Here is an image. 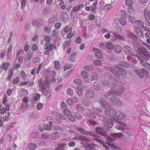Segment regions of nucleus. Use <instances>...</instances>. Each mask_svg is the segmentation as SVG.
<instances>
[{
  "label": "nucleus",
  "instance_id": "c03bdc74",
  "mask_svg": "<svg viewBox=\"0 0 150 150\" xmlns=\"http://www.w3.org/2000/svg\"><path fill=\"white\" fill-rule=\"evenodd\" d=\"M20 79L19 77L17 76L16 78L13 81V84H16L18 83L20 81Z\"/></svg>",
  "mask_w": 150,
  "mask_h": 150
},
{
  "label": "nucleus",
  "instance_id": "13d9d810",
  "mask_svg": "<svg viewBox=\"0 0 150 150\" xmlns=\"http://www.w3.org/2000/svg\"><path fill=\"white\" fill-rule=\"evenodd\" d=\"M40 97V95L39 94L36 93L35 94V96L34 98V100L38 101L39 100Z\"/></svg>",
  "mask_w": 150,
  "mask_h": 150
},
{
  "label": "nucleus",
  "instance_id": "2f4dec72",
  "mask_svg": "<svg viewBox=\"0 0 150 150\" xmlns=\"http://www.w3.org/2000/svg\"><path fill=\"white\" fill-rule=\"evenodd\" d=\"M59 137V135L57 132H54L51 136V139L53 140L58 139Z\"/></svg>",
  "mask_w": 150,
  "mask_h": 150
},
{
  "label": "nucleus",
  "instance_id": "412c9836",
  "mask_svg": "<svg viewBox=\"0 0 150 150\" xmlns=\"http://www.w3.org/2000/svg\"><path fill=\"white\" fill-rule=\"evenodd\" d=\"M114 51L116 53H120L122 51V47L120 45H117L115 47Z\"/></svg>",
  "mask_w": 150,
  "mask_h": 150
},
{
  "label": "nucleus",
  "instance_id": "aec40b11",
  "mask_svg": "<svg viewBox=\"0 0 150 150\" xmlns=\"http://www.w3.org/2000/svg\"><path fill=\"white\" fill-rule=\"evenodd\" d=\"M123 50L126 53L132 54V49L130 47L128 46H124L123 47Z\"/></svg>",
  "mask_w": 150,
  "mask_h": 150
},
{
  "label": "nucleus",
  "instance_id": "c85d7f7f",
  "mask_svg": "<svg viewBox=\"0 0 150 150\" xmlns=\"http://www.w3.org/2000/svg\"><path fill=\"white\" fill-rule=\"evenodd\" d=\"M47 74H46V73H45V76H46V79L47 81V80H48L47 79V78H50V76L52 75H52H54V74H55L54 71H53L52 72V71H47Z\"/></svg>",
  "mask_w": 150,
  "mask_h": 150
},
{
  "label": "nucleus",
  "instance_id": "49530a36",
  "mask_svg": "<svg viewBox=\"0 0 150 150\" xmlns=\"http://www.w3.org/2000/svg\"><path fill=\"white\" fill-rule=\"evenodd\" d=\"M85 69L86 70L89 71H91L93 69V67L91 65H87L85 67Z\"/></svg>",
  "mask_w": 150,
  "mask_h": 150
},
{
  "label": "nucleus",
  "instance_id": "09e8293b",
  "mask_svg": "<svg viewBox=\"0 0 150 150\" xmlns=\"http://www.w3.org/2000/svg\"><path fill=\"white\" fill-rule=\"evenodd\" d=\"M87 115L88 116L92 119H94L96 118V116L95 114L91 112H88Z\"/></svg>",
  "mask_w": 150,
  "mask_h": 150
},
{
  "label": "nucleus",
  "instance_id": "1a4fd4ad",
  "mask_svg": "<svg viewBox=\"0 0 150 150\" xmlns=\"http://www.w3.org/2000/svg\"><path fill=\"white\" fill-rule=\"evenodd\" d=\"M134 72L137 74L140 78H143L145 76L147 77L149 76V73L148 71L144 69H142L140 72L138 69L134 70Z\"/></svg>",
  "mask_w": 150,
  "mask_h": 150
},
{
  "label": "nucleus",
  "instance_id": "a18cd8bd",
  "mask_svg": "<svg viewBox=\"0 0 150 150\" xmlns=\"http://www.w3.org/2000/svg\"><path fill=\"white\" fill-rule=\"evenodd\" d=\"M93 64L95 66H100L101 65V61L99 60H95L93 61Z\"/></svg>",
  "mask_w": 150,
  "mask_h": 150
},
{
  "label": "nucleus",
  "instance_id": "603ef678",
  "mask_svg": "<svg viewBox=\"0 0 150 150\" xmlns=\"http://www.w3.org/2000/svg\"><path fill=\"white\" fill-rule=\"evenodd\" d=\"M43 128L44 129L47 131H49L52 128L51 126H49L48 125L45 124L43 126Z\"/></svg>",
  "mask_w": 150,
  "mask_h": 150
},
{
  "label": "nucleus",
  "instance_id": "774afa93",
  "mask_svg": "<svg viewBox=\"0 0 150 150\" xmlns=\"http://www.w3.org/2000/svg\"><path fill=\"white\" fill-rule=\"evenodd\" d=\"M67 104L70 106H72L73 104V100L71 99H69L67 100Z\"/></svg>",
  "mask_w": 150,
  "mask_h": 150
},
{
  "label": "nucleus",
  "instance_id": "7c9ffc66",
  "mask_svg": "<svg viewBox=\"0 0 150 150\" xmlns=\"http://www.w3.org/2000/svg\"><path fill=\"white\" fill-rule=\"evenodd\" d=\"M72 29L71 27H69L68 25L66 26L65 27L64 31L66 33L71 32L72 31Z\"/></svg>",
  "mask_w": 150,
  "mask_h": 150
},
{
  "label": "nucleus",
  "instance_id": "cd10ccee",
  "mask_svg": "<svg viewBox=\"0 0 150 150\" xmlns=\"http://www.w3.org/2000/svg\"><path fill=\"white\" fill-rule=\"evenodd\" d=\"M125 4L129 7L132 6L133 5V0H125Z\"/></svg>",
  "mask_w": 150,
  "mask_h": 150
},
{
  "label": "nucleus",
  "instance_id": "6e6d98bb",
  "mask_svg": "<svg viewBox=\"0 0 150 150\" xmlns=\"http://www.w3.org/2000/svg\"><path fill=\"white\" fill-rule=\"evenodd\" d=\"M98 74L97 73H94L92 75L91 80L92 81L96 80L98 79Z\"/></svg>",
  "mask_w": 150,
  "mask_h": 150
},
{
  "label": "nucleus",
  "instance_id": "ea45409f",
  "mask_svg": "<svg viewBox=\"0 0 150 150\" xmlns=\"http://www.w3.org/2000/svg\"><path fill=\"white\" fill-rule=\"evenodd\" d=\"M128 19L130 23H134L135 21V18L133 17L132 16H129L128 18Z\"/></svg>",
  "mask_w": 150,
  "mask_h": 150
},
{
  "label": "nucleus",
  "instance_id": "e433bc0d",
  "mask_svg": "<svg viewBox=\"0 0 150 150\" xmlns=\"http://www.w3.org/2000/svg\"><path fill=\"white\" fill-rule=\"evenodd\" d=\"M10 114L9 112H8L7 114L5 115L3 118L4 121H8L9 119V116Z\"/></svg>",
  "mask_w": 150,
  "mask_h": 150
},
{
  "label": "nucleus",
  "instance_id": "6ab92c4d",
  "mask_svg": "<svg viewBox=\"0 0 150 150\" xmlns=\"http://www.w3.org/2000/svg\"><path fill=\"white\" fill-rule=\"evenodd\" d=\"M113 123L111 119H108L105 125L108 128H110L113 126Z\"/></svg>",
  "mask_w": 150,
  "mask_h": 150
},
{
  "label": "nucleus",
  "instance_id": "c9c22d12",
  "mask_svg": "<svg viewBox=\"0 0 150 150\" xmlns=\"http://www.w3.org/2000/svg\"><path fill=\"white\" fill-rule=\"evenodd\" d=\"M83 105L85 106H87L90 104V102L89 101L87 98H84L83 99Z\"/></svg>",
  "mask_w": 150,
  "mask_h": 150
},
{
  "label": "nucleus",
  "instance_id": "58836bf2",
  "mask_svg": "<svg viewBox=\"0 0 150 150\" xmlns=\"http://www.w3.org/2000/svg\"><path fill=\"white\" fill-rule=\"evenodd\" d=\"M29 149L33 150L35 149L36 147V145L34 143H30L28 146Z\"/></svg>",
  "mask_w": 150,
  "mask_h": 150
},
{
  "label": "nucleus",
  "instance_id": "5fc2aeb1",
  "mask_svg": "<svg viewBox=\"0 0 150 150\" xmlns=\"http://www.w3.org/2000/svg\"><path fill=\"white\" fill-rule=\"evenodd\" d=\"M21 74L23 80L24 81L25 80L27 77V76L24 71H21Z\"/></svg>",
  "mask_w": 150,
  "mask_h": 150
},
{
  "label": "nucleus",
  "instance_id": "a211bd4d",
  "mask_svg": "<svg viewBox=\"0 0 150 150\" xmlns=\"http://www.w3.org/2000/svg\"><path fill=\"white\" fill-rule=\"evenodd\" d=\"M99 103L104 108L108 107L110 105L108 103H106L105 100L103 99H100L99 100Z\"/></svg>",
  "mask_w": 150,
  "mask_h": 150
},
{
  "label": "nucleus",
  "instance_id": "37998d69",
  "mask_svg": "<svg viewBox=\"0 0 150 150\" xmlns=\"http://www.w3.org/2000/svg\"><path fill=\"white\" fill-rule=\"evenodd\" d=\"M6 109L5 108H2V106L0 104V113L1 115H4L6 112Z\"/></svg>",
  "mask_w": 150,
  "mask_h": 150
},
{
  "label": "nucleus",
  "instance_id": "4468645a",
  "mask_svg": "<svg viewBox=\"0 0 150 150\" xmlns=\"http://www.w3.org/2000/svg\"><path fill=\"white\" fill-rule=\"evenodd\" d=\"M86 96L90 98H91L94 97V93L91 89H88L85 92Z\"/></svg>",
  "mask_w": 150,
  "mask_h": 150
},
{
  "label": "nucleus",
  "instance_id": "dca6fc26",
  "mask_svg": "<svg viewBox=\"0 0 150 150\" xmlns=\"http://www.w3.org/2000/svg\"><path fill=\"white\" fill-rule=\"evenodd\" d=\"M84 5L83 4H79L78 6H75L72 8L71 11L75 13L79 11L81 8L84 7Z\"/></svg>",
  "mask_w": 150,
  "mask_h": 150
},
{
  "label": "nucleus",
  "instance_id": "bb28decb",
  "mask_svg": "<svg viewBox=\"0 0 150 150\" xmlns=\"http://www.w3.org/2000/svg\"><path fill=\"white\" fill-rule=\"evenodd\" d=\"M10 64L9 63H3L2 64V69L5 71H6L8 69V67L10 66Z\"/></svg>",
  "mask_w": 150,
  "mask_h": 150
},
{
  "label": "nucleus",
  "instance_id": "39448f33",
  "mask_svg": "<svg viewBox=\"0 0 150 150\" xmlns=\"http://www.w3.org/2000/svg\"><path fill=\"white\" fill-rule=\"evenodd\" d=\"M38 82L39 83V87L40 88V90L42 92H48L50 91V88L48 83L45 81L43 82L41 79H39L38 80Z\"/></svg>",
  "mask_w": 150,
  "mask_h": 150
},
{
  "label": "nucleus",
  "instance_id": "0e129e2a",
  "mask_svg": "<svg viewBox=\"0 0 150 150\" xmlns=\"http://www.w3.org/2000/svg\"><path fill=\"white\" fill-rule=\"evenodd\" d=\"M106 143L108 145L110 146L112 148H113L115 149H118V148L116 147L115 146H114L113 144L110 143V142H108V141H107L106 142Z\"/></svg>",
  "mask_w": 150,
  "mask_h": 150
},
{
  "label": "nucleus",
  "instance_id": "b1692460",
  "mask_svg": "<svg viewBox=\"0 0 150 150\" xmlns=\"http://www.w3.org/2000/svg\"><path fill=\"white\" fill-rule=\"evenodd\" d=\"M54 129L55 131H57L58 132L62 133L63 129L61 127L59 126H56L54 127Z\"/></svg>",
  "mask_w": 150,
  "mask_h": 150
},
{
  "label": "nucleus",
  "instance_id": "052dcab7",
  "mask_svg": "<svg viewBox=\"0 0 150 150\" xmlns=\"http://www.w3.org/2000/svg\"><path fill=\"white\" fill-rule=\"evenodd\" d=\"M44 40L47 42H49L51 40V38L49 36L47 35L44 37Z\"/></svg>",
  "mask_w": 150,
  "mask_h": 150
},
{
  "label": "nucleus",
  "instance_id": "a878e982",
  "mask_svg": "<svg viewBox=\"0 0 150 150\" xmlns=\"http://www.w3.org/2000/svg\"><path fill=\"white\" fill-rule=\"evenodd\" d=\"M56 48V46L55 45L53 44H51L49 46H47V47L45 49V50H48L49 51H51L53 49H55Z\"/></svg>",
  "mask_w": 150,
  "mask_h": 150
},
{
  "label": "nucleus",
  "instance_id": "2eb2a0df",
  "mask_svg": "<svg viewBox=\"0 0 150 150\" xmlns=\"http://www.w3.org/2000/svg\"><path fill=\"white\" fill-rule=\"evenodd\" d=\"M128 37L130 38L133 39L132 43L134 45L138 44V42L136 40L137 37L133 33H129L128 35Z\"/></svg>",
  "mask_w": 150,
  "mask_h": 150
},
{
  "label": "nucleus",
  "instance_id": "393cba45",
  "mask_svg": "<svg viewBox=\"0 0 150 150\" xmlns=\"http://www.w3.org/2000/svg\"><path fill=\"white\" fill-rule=\"evenodd\" d=\"M76 91L77 94L79 96H81L82 95V88L78 86L77 87L76 89Z\"/></svg>",
  "mask_w": 150,
  "mask_h": 150
},
{
  "label": "nucleus",
  "instance_id": "680f3d73",
  "mask_svg": "<svg viewBox=\"0 0 150 150\" xmlns=\"http://www.w3.org/2000/svg\"><path fill=\"white\" fill-rule=\"evenodd\" d=\"M67 93L69 95L71 96L73 94V91L71 88H68L67 91Z\"/></svg>",
  "mask_w": 150,
  "mask_h": 150
},
{
  "label": "nucleus",
  "instance_id": "20e7f679",
  "mask_svg": "<svg viewBox=\"0 0 150 150\" xmlns=\"http://www.w3.org/2000/svg\"><path fill=\"white\" fill-rule=\"evenodd\" d=\"M134 30L136 32L138 37H143L144 34L142 31V28L144 27V23L141 20H137L134 22Z\"/></svg>",
  "mask_w": 150,
  "mask_h": 150
},
{
  "label": "nucleus",
  "instance_id": "a19ab883",
  "mask_svg": "<svg viewBox=\"0 0 150 150\" xmlns=\"http://www.w3.org/2000/svg\"><path fill=\"white\" fill-rule=\"evenodd\" d=\"M127 11L129 13L133 14L134 13V8L133 7H129L127 8Z\"/></svg>",
  "mask_w": 150,
  "mask_h": 150
},
{
  "label": "nucleus",
  "instance_id": "7ed1b4c3",
  "mask_svg": "<svg viewBox=\"0 0 150 150\" xmlns=\"http://www.w3.org/2000/svg\"><path fill=\"white\" fill-rule=\"evenodd\" d=\"M117 115L114 121L117 123L116 125V128L119 130H123L124 129L123 127H125L126 125L121 122L120 120L124 119L125 117V114L120 112H117Z\"/></svg>",
  "mask_w": 150,
  "mask_h": 150
},
{
  "label": "nucleus",
  "instance_id": "c756f323",
  "mask_svg": "<svg viewBox=\"0 0 150 150\" xmlns=\"http://www.w3.org/2000/svg\"><path fill=\"white\" fill-rule=\"evenodd\" d=\"M63 113L64 115L67 117L71 114V111L67 109L64 110H63Z\"/></svg>",
  "mask_w": 150,
  "mask_h": 150
},
{
  "label": "nucleus",
  "instance_id": "5701e85b",
  "mask_svg": "<svg viewBox=\"0 0 150 150\" xmlns=\"http://www.w3.org/2000/svg\"><path fill=\"white\" fill-rule=\"evenodd\" d=\"M71 43V42L70 40L64 42L63 43L64 46L63 50L64 51L65 50L66 48L70 45Z\"/></svg>",
  "mask_w": 150,
  "mask_h": 150
},
{
  "label": "nucleus",
  "instance_id": "473e14b6",
  "mask_svg": "<svg viewBox=\"0 0 150 150\" xmlns=\"http://www.w3.org/2000/svg\"><path fill=\"white\" fill-rule=\"evenodd\" d=\"M74 83L78 85H81L82 84V82L81 80L79 79L76 78L73 81Z\"/></svg>",
  "mask_w": 150,
  "mask_h": 150
},
{
  "label": "nucleus",
  "instance_id": "bf43d9fd",
  "mask_svg": "<svg viewBox=\"0 0 150 150\" xmlns=\"http://www.w3.org/2000/svg\"><path fill=\"white\" fill-rule=\"evenodd\" d=\"M129 64L128 63L124 62L122 64H120V66L124 67H129Z\"/></svg>",
  "mask_w": 150,
  "mask_h": 150
},
{
  "label": "nucleus",
  "instance_id": "6e6552de",
  "mask_svg": "<svg viewBox=\"0 0 150 150\" xmlns=\"http://www.w3.org/2000/svg\"><path fill=\"white\" fill-rule=\"evenodd\" d=\"M105 114L111 117H112L114 121V119L117 116V112L114 109L107 108L105 111Z\"/></svg>",
  "mask_w": 150,
  "mask_h": 150
},
{
  "label": "nucleus",
  "instance_id": "f8f14e48",
  "mask_svg": "<svg viewBox=\"0 0 150 150\" xmlns=\"http://www.w3.org/2000/svg\"><path fill=\"white\" fill-rule=\"evenodd\" d=\"M54 118L58 122H60L62 120L64 119V117L62 114L56 112L53 113Z\"/></svg>",
  "mask_w": 150,
  "mask_h": 150
},
{
  "label": "nucleus",
  "instance_id": "4c0bfd02",
  "mask_svg": "<svg viewBox=\"0 0 150 150\" xmlns=\"http://www.w3.org/2000/svg\"><path fill=\"white\" fill-rule=\"evenodd\" d=\"M79 139L81 141H82L83 142H89L90 140L82 136H79L78 137Z\"/></svg>",
  "mask_w": 150,
  "mask_h": 150
},
{
  "label": "nucleus",
  "instance_id": "72a5a7b5",
  "mask_svg": "<svg viewBox=\"0 0 150 150\" xmlns=\"http://www.w3.org/2000/svg\"><path fill=\"white\" fill-rule=\"evenodd\" d=\"M111 136L113 138H116L117 137H122L123 136V134L120 133L116 134L112 133L111 134Z\"/></svg>",
  "mask_w": 150,
  "mask_h": 150
},
{
  "label": "nucleus",
  "instance_id": "3c124183",
  "mask_svg": "<svg viewBox=\"0 0 150 150\" xmlns=\"http://www.w3.org/2000/svg\"><path fill=\"white\" fill-rule=\"evenodd\" d=\"M81 74V76L84 78H87L88 76V74L85 71H82Z\"/></svg>",
  "mask_w": 150,
  "mask_h": 150
},
{
  "label": "nucleus",
  "instance_id": "338daca9",
  "mask_svg": "<svg viewBox=\"0 0 150 150\" xmlns=\"http://www.w3.org/2000/svg\"><path fill=\"white\" fill-rule=\"evenodd\" d=\"M57 21V18L56 17H53L50 18L48 22L50 23H52L54 21Z\"/></svg>",
  "mask_w": 150,
  "mask_h": 150
},
{
  "label": "nucleus",
  "instance_id": "864d4df0",
  "mask_svg": "<svg viewBox=\"0 0 150 150\" xmlns=\"http://www.w3.org/2000/svg\"><path fill=\"white\" fill-rule=\"evenodd\" d=\"M42 22L41 20H39L37 21V24L35 25V27L36 28L40 27L42 24Z\"/></svg>",
  "mask_w": 150,
  "mask_h": 150
},
{
  "label": "nucleus",
  "instance_id": "9d476101",
  "mask_svg": "<svg viewBox=\"0 0 150 150\" xmlns=\"http://www.w3.org/2000/svg\"><path fill=\"white\" fill-rule=\"evenodd\" d=\"M144 15L146 20L150 24V11L148 8H146L144 10Z\"/></svg>",
  "mask_w": 150,
  "mask_h": 150
},
{
  "label": "nucleus",
  "instance_id": "423d86ee",
  "mask_svg": "<svg viewBox=\"0 0 150 150\" xmlns=\"http://www.w3.org/2000/svg\"><path fill=\"white\" fill-rule=\"evenodd\" d=\"M115 67L120 72L119 73L117 72L116 71V70L114 69L113 67H111L110 69V70L114 74L118 75V74H121L122 76H126L127 74V72L125 69L120 67L116 66Z\"/></svg>",
  "mask_w": 150,
  "mask_h": 150
},
{
  "label": "nucleus",
  "instance_id": "0eeeda50",
  "mask_svg": "<svg viewBox=\"0 0 150 150\" xmlns=\"http://www.w3.org/2000/svg\"><path fill=\"white\" fill-rule=\"evenodd\" d=\"M95 132L102 136H104L105 138L110 142H112L114 141V139H112L111 137L108 136L105 132L100 127H97L96 128Z\"/></svg>",
  "mask_w": 150,
  "mask_h": 150
},
{
  "label": "nucleus",
  "instance_id": "ddd939ff",
  "mask_svg": "<svg viewBox=\"0 0 150 150\" xmlns=\"http://www.w3.org/2000/svg\"><path fill=\"white\" fill-rule=\"evenodd\" d=\"M105 45L106 50L108 52H110L112 51L114 47L112 43L109 42H106Z\"/></svg>",
  "mask_w": 150,
  "mask_h": 150
},
{
  "label": "nucleus",
  "instance_id": "79ce46f5",
  "mask_svg": "<svg viewBox=\"0 0 150 150\" xmlns=\"http://www.w3.org/2000/svg\"><path fill=\"white\" fill-rule=\"evenodd\" d=\"M85 148L86 150H93L94 147L91 144H87L85 146Z\"/></svg>",
  "mask_w": 150,
  "mask_h": 150
},
{
  "label": "nucleus",
  "instance_id": "f704fd0d",
  "mask_svg": "<svg viewBox=\"0 0 150 150\" xmlns=\"http://www.w3.org/2000/svg\"><path fill=\"white\" fill-rule=\"evenodd\" d=\"M65 143H60L58 144V147L56 148V150H64L63 147L65 145Z\"/></svg>",
  "mask_w": 150,
  "mask_h": 150
},
{
  "label": "nucleus",
  "instance_id": "e2e57ef3",
  "mask_svg": "<svg viewBox=\"0 0 150 150\" xmlns=\"http://www.w3.org/2000/svg\"><path fill=\"white\" fill-rule=\"evenodd\" d=\"M146 30L149 32V33L147 32L145 34V35L146 37L147 38H150V29L149 28H146Z\"/></svg>",
  "mask_w": 150,
  "mask_h": 150
},
{
  "label": "nucleus",
  "instance_id": "f3484780",
  "mask_svg": "<svg viewBox=\"0 0 150 150\" xmlns=\"http://www.w3.org/2000/svg\"><path fill=\"white\" fill-rule=\"evenodd\" d=\"M96 50L97 51L95 54L96 57L98 58H101L103 57V54L98 49L96 48H94L92 50L93 51Z\"/></svg>",
  "mask_w": 150,
  "mask_h": 150
},
{
  "label": "nucleus",
  "instance_id": "de8ad7c7",
  "mask_svg": "<svg viewBox=\"0 0 150 150\" xmlns=\"http://www.w3.org/2000/svg\"><path fill=\"white\" fill-rule=\"evenodd\" d=\"M112 7V6L111 5H107L104 7V10L106 11H108Z\"/></svg>",
  "mask_w": 150,
  "mask_h": 150
},
{
  "label": "nucleus",
  "instance_id": "f03ea898",
  "mask_svg": "<svg viewBox=\"0 0 150 150\" xmlns=\"http://www.w3.org/2000/svg\"><path fill=\"white\" fill-rule=\"evenodd\" d=\"M136 45L138 47L137 51L138 54H135L133 52L132 55L137 57L139 60L142 62V64L144 66L146 64H147L148 63L146 62H145L143 59L146 61L148 59L149 57L146 48L138 42V44Z\"/></svg>",
  "mask_w": 150,
  "mask_h": 150
},
{
  "label": "nucleus",
  "instance_id": "4d7b16f0",
  "mask_svg": "<svg viewBox=\"0 0 150 150\" xmlns=\"http://www.w3.org/2000/svg\"><path fill=\"white\" fill-rule=\"evenodd\" d=\"M75 33V31H74L73 33H71V32L69 33L67 35V38L68 39L71 38L74 35Z\"/></svg>",
  "mask_w": 150,
  "mask_h": 150
},
{
  "label": "nucleus",
  "instance_id": "f257e3e1",
  "mask_svg": "<svg viewBox=\"0 0 150 150\" xmlns=\"http://www.w3.org/2000/svg\"><path fill=\"white\" fill-rule=\"evenodd\" d=\"M112 87L110 89L111 91L106 93L105 95L106 98L109 99L111 98L110 102V103L114 105H122V103L120 100H117L115 98L111 97L112 96H120L124 92V89L122 87L121 88H120L118 90H117L116 91V88L115 87V83L113 84L112 83Z\"/></svg>",
  "mask_w": 150,
  "mask_h": 150
},
{
  "label": "nucleus",
  "instance_id": "69168bd1",
  "mask_svg": "<svg viewBox=\"0 0 150 150\" xmlns=\"http://www.w3.org/2000/svg\"><path fill=\"white\" fill-rule=\"evenodd\" d=\"M74 115L75 117L79 120L81 119V114L78 112H76L74 114Z\"/></svg>",
  "mask_w": 150,
  "mask_h": 150
},
{
  "label": "nucleus",
  "instance_id": "9b49d317",
  "mask_svg": "<svg viewBox=\"0 0 150 150\" xmlns=\"http://www.w3.org/2000/svg\"><path fill=\"white\" fill-rule=\"evenodd\" d=\"M111 40L113 41L116 40L117 39L120 40H123L125 38L124 36H122L119 34L117 33L116 32L114 31L113 32V35L111 36Z\"/></svg>",
  "mask_w": 150,
  "mask_h": 150
},
{
  "label": "nucleus",
  "instance_id": "8fccbe9b",
  "mask_svg": "<svg viewBox=\"0 0 150 150\" xmlns=\"http://www.w3.org/2000/svg\"><path fill=\"white\" fill-rule=\"evenodd\" d=\"M54 66L55 69H59L60 67L59 63L58 61H56L54 62Z\"/></svg>",
  "mask_w": 150,
  "mask_h": 150
},
{
  "label": "nucleus",
  "instance_id": "4be33fe9",
  "mask_svg": "<svg viewBox=\"0 0 150 150\" xmlns=\"http://www.w3.org/2000/svg\"><path fill=\"white\" fill-rule=\"evenodd\" d=\"M119 22L120 24L123 26H125L127 24L125 18L122 17L119 19Z\"/></svg>",
  "mask_w": 150,
  "mask_h": 150
}]
</instances>
